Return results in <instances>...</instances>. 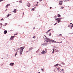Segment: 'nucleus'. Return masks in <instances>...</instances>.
Returning <instances> with one entry per match:
<instances>
[{
    "label": "nucleus",
    "instance_id": "15",
    "mask_svg": "<svg viewBox=\"0 0 73 73\" xmlns=\"http://www.w3.org/2000/svg\"><path fill=\"white\" fill-rule=\"evenodd\" d=\"M17 52H18V51L17 50V52L15 54V56L16 57V55H17Z\"/></svg>",
    "mask_w": 73,
    "mask_h": 73
},
{
    "label": "nucleus",
    "instance_id": "41",
    "mask_svg": "<svg viewBox=\"0 0 73 73\" xmlns=\"http://www.w3.org/2000/svg\"><path fill=\"white\" fill-rule=\"evenodd\" d=\"M8 5L9 6H10V4H9Z\"/></svg>",
    "mask_w": 73,
    "mask_h": 73
},
{
    "label": "nucleus",
    "instance_id": "3",
    "mask_svg": "<svg viewBox=\"0 0 73 73\" xmlns=\"http://www.w3.org/2000/svg\"><path fill=\"white\" fill-rule=\"evenodd\" d=\"M27 6H28V7H30L31 6V3H28Z\"/></svg>",
    "mask_w": 73,
    "mask_h": 73
},
{
    "label": "nucleus",
    "instance_id": "32",
    "mask_svg": "<svg viewBox=\"0 0 73 73\" xmlns=\"http://www.w3.org/2000/svg\"><path fill=\"white\" fill-rule=\"evenodd\" d=\"M16 35H17V33L14 34V36H16Z\"/></svg>",
    "mask_w": 73,
    "mask_h": 73
},
{
    "label": "nucleus",
    "instance_id": "14",
    "mask_svg": "<svg viewBox=\"0 0 73 73\" xmlns=\"http://www.w3.org/2000/svg\"><path fill=\"white\" fill-rule=\"evenodd\" d=\"M33 47H31V48H30L29 49V50H32V49H33Z\"/></svg>",
    "mask_w": 73,
    "mask_h": 73
},
{
    "label": "nucleus",
    "instance_id": "46",
    "mask_svg": "<svg viewBox=\"0 0 73 73\" xmlns=\"http://www.w3.org/2000/svg\"><path fill=\"white\" fill-rule=\"evenodd\" d=\"M50 9H51L52 8V7H50Z\"/></svg>",
    "mask_w": 73,
    "mask_h": 73
},
{
    "label": "nucleus",
    "instance_id": "49",
    "mask_svg": "<svg viewBox=\"0 0 73 73\" xmlns=\"http://www.w3.org/2000/svg\"><path fill=\"white\" fill-rule=\"evenodd\" d=\"M68 27H70V25H68Z\"/></svg>",
    "mask_w": 73,
    "mask_h": 73
},
{
    "label": "nucleus",
    "instance_id": "21",
    "mask_svg": "<svg viewBox=\"0 0 73 73\" xmlns=\"http://www.w3.org/2000/svg\"><path fill=\"white\" fill-rule=\"evenodd\" d=\"M51 30H52L51 29H50L49 30H48L47 32H49V31H51Z\"/></svg>",
    "mask_w": 73,
    "mask_h": 73
},
{
    "label": "nucleus",
    "instance_id": "13",
    "mask_svg": "<svg viewBox=\"0 0 73 73\" xmlns=\"http://www.w3.org/2000/svg\"><path fill=\"white\" fill-rule=\"evenodd\" d=\"M56 42H54V43H62V41L60 42H57L56 41Z\"/></svg>",
    "mask_w": 73,
    "mask_h": 73
},
{
    "label": "nucleus",
    "instance_id": "24",
    "mask_svg": "<svg viewBox=\"0 0 73 73\" xmlns=\"http://www.w3.org/2000/svg\"><path fill=\"white\" fill-rule=\"evenodd\" d=\"M22 1H19V3H22Z\"/></svg>",
    "mask_w": 73,
    "mask_h": 73
},
{
    "label": "nucleus",
    "instance_id": "50",
    "mask_svg": "<svg viewBox=\"0 0 73 73\" xmlns=\"http://www.w3.org/2000/svg\"><path fill=\"white\" fill-rule=\"evenodd\" d=\"M70 24H72V25H73V24H72V23H70Z\"/></svg>",
    "mask_w": 73,
    "mask_h": 73
},
{
    "label": "nucleus",
    "instance_id": "11",
    "mask_svg": "<svg viewBox=\"0 0 73 73\" xmlns=\"http://www.w3.org/2000/svg\"><path fill=\"white\" fill-rule=\"evenodd\" d=\"M55 20H57L58 21V20H60V19L59 18H58L57 19H54Z\"/></svg>",
    "mask_w": 73,
    "mask_h": 73
},
{
    "label": "nucleus",
    "instance_id": "23",
    "mask_svg": "<svg viewBox=\"0 0 73 73\" xmlns=\"http://www.w3.org/2000/svg\"><path fill=\"white\" fill-rule=\"evenodd\" d=\"M8 5L7 4L6 6V7L7 8V7H8Z\"/></svg>",
    "mask_w": 73,
    "mask_h": 73
},
{
    "label": "nucleus",
    "instance_id": "18",
    "mask_svg": "<svg viewBox=\"0 0 73 73\" xmlns=\"http://www.w3.org/2000/svg\"><path fill=\"white\" fill-rule=\"evenodd\" d=\"M33 40H31V44H33Z\"/></svg>",
    "mask_w": 73,
    "mask_h": 73
},
{
    "label": "nucleus",
    "instance_id": "29",
    "mask_svg": "<svg viewBox=\"0 0 73 73\" xmlns=\"http://www.w3.org/2000/svg\"><path fill=\"white\" fill-rule=\"evenodd\" d=\"M55 50L56 52H58V50H57V49H55Z\"/></svg>",
    "mask_w": 73,
    "mask_h": 73
},
{
    "label": "nucleus",
    "instance_id": "56",
    "mask_svg": "<svg viewBox=\"0 0 73 73\" xmlns=\"http://www.w3.org/2000/svg\"><path fill=\"white\" fill-rule=\"evenodd\" d=\"M6 10H7V9H6Z\"/></svg>",
    "mask_w": 73,
    "mask_h": 73
},
{
    "label": "nucleus",
    "instance_id": "28",
    "mask_svg": "<svg viewBox=\"0 0 73 73\" xmlns=\"http://www.w3.org/2000/svg\"><path fill=\"white\" fill-rule=\"evenodd\" d=\"M33 38H36V36H34L33 37Z\"/></svg>",
    "mask_w": 73,
    "mask_h": 73
},
{
    "label": "nucleus",
    "instance_id": "7",
    "mask_svg": "<svg viewBox=\"0 0 73 73\" xmlns=\"http://www.w3.org/2000/svg\"><path fill=\"white\" fill-rule=\"evenodd\" d=\"M14 37H15V36H11L10 38L11 40H12L13 39Z\"/></svg>",
    "mask_w": 73,
    "mask_h": 73
},
{
    "label": "nucleus",
    "instance_id": "30",
    "mask_svg": "<svg viewBox=\"0 0 73 73\" xmlns=\"http://www.w3.org/2000/svg\"><path fill=\"white\" fill-rule=\"evenodd\" d=\"M41 70L42 71H43V72H44V68H43Z\"/></svg>",
    "mask_w": 73,
    "mask_h": 73
},
{
    "label": "nucleus",
    "instance_id": "52",
    "mask_svg": "<svg viewBox=\"0 0 73 73\" xmlns=\"http://www.w3.org/2000/svg\"><path fill=\"white\" fill-rule=\"evenodd\" d=\"M37 3H38V2H37Z\"/></svg>",
    "mask_w": 73,
    "mask_h": 73
},
{
    "label": "nucleus",
    "instance_id": "47",
    "mask_svg": "<svg viewBox=\"0 0 73 73\" xmlns=\"http://www.w3.org/2000/svg\"><path fill=\"white\" fill-rule=\"evenodd\" d=\"M10 31H11V32H12V31H13V30H10Z\"/></svg>",
    "mask_w": 73,
    "mask_h": 73
},
{
    "label": "nucleus",
    "instance_id": "19",
    "mask_svg": "<svg viewBox=\"0 0 73 73\" xmlns=\"http://www.w3.org/2000/svg\"><path fill=\"white\" fill-rule=\"evenodd\" d=\"M58 65H59L58 64H56V65H54V66H58Z\"/></svg>",
    "mask_w": 73,
    "mask_h": 73
},
{
    "label": "nucleus",
    "instance_id": "45",
    "mask_svg": "<svg viewBox=\"0 0 73 73\" xmlns=\"http://www.w3.org/2000/svg\"><path fill=\"white\" fill-rule=\"evenodd\" d=\"M62 71H64V69H62Z\"/></svg>",
    "mask_w": 73,
    "mask_h": 73
},
{
    "label": "nucleus",
    "instance_id": "36",
    "mask_svg": "<svg viewBox=\"0 0 73 73\" xmlns=\"http://www.w3.org/2000/svg\"><path fill=\"white\" fill-rule=\"evenodd\" d=\"M47 44H46V43H44V45H47Z\"/></svg>",
    "mask_w": 73,
    "mask_h": 73
},
{
    "label": "nucleus",
    "instance_id": "48",
    "mask_svg": "<svg viewBox=\"0 0 73 73\" xmlns=\"http://www.w3.org/2000/svg\"><path fill=\"white\" fill-rule=\"evenodd\" d=\"M59 20H61V18H59Z\"/></svg>",
    "mask_w": 73,
    "mask_h": 73
},
{
    "label": "nucleus",
    "instance_id": "35",
    "mask_svg": "<svg viewBox=\"0 0 73 73\" xmlns=\"http://www.w3.org/2000/svg\"><path fill=\"white\" fill-rule=\"evenodd\" d=\"M73 25H72L71 26V28H73Z\"/></svg>",
    "mask_w": 73,
    "mask_h": 73
},
{
    "label": "nucleus",
    "instance_id": "27",
    "mask_svg": "<svg viewBox=\"0 0 73 73\" xmlns=\"http://www.w3.org/2000/svg\"><path fill=\"white\" fill-rule=\"evenodd\" d=\"M49 34L50 36H51V33H49Z\"/></svg>",
    "mask_w": 73,
    "mask_h": 73
},
{
    "label": "nucleus",
    "instance_id": "43",
    "mask_svg": "<svg viewBox=\"0 0 73 73\" xmlns=\"http://www.w3.org/2000/svg\"><path fill=\"white\" fill-rule=\"evenodd\" d=\"M33 29H35V27H34Z\"/></svg>",
    "mask_w": 73,
    "mask_h": 73
},
{
    "label": "nucleus",
    "instance_id": "37",
    "mask_svg": "<svg viewBox=\"0 0 73 73\" xmlns=\"http://www.w3.org/2000/svg\"><path fill=\"white\" fill-rule=\"evenodd\" d=\"M3 1V0H0V2L1 1Z\"/></svg>",
    "mask_w": 73,
    "mask_h": 73
},
{
    "label": "nucleus",
    "instance_id": "31",
    "mask_svg": "<svg viewBox=\"0 0 73 73\" xmlns=\"http://www.w3.org/2000/svg\"><path fill=\"white\" fill-rule=\"evenodd\" d=\"M32 10H33V11H34V10H35V8H33V9H32Z\"/></svg>",
    "mask_w": 73,
    "mask_h": 73
},
{
    "label": "nucleus",
    "instance_id": "9",
    "mask_svg": "<svg viewBox=\"0 0 73 73\" xmlns=\"http://www.w3.org/2000/svg\"><path fill=\"white\" fill-rule=\"evenodd\" d=\"M4 34H6V33H7V31L6 30H5V31H4Z\"/></svg>",
    "mask_w": 73,
    "mask_h": 73
},
{
    "label": "nucleus",
    "instance_id": "40",
    "mask_svg": "<svg viewBox=\"0 0 73 73\" xmlns=\"http://www.w3.org/2000/svg\"><path fill=\"white\" fill-rule=\"evenodd\" d=\"M61 8H62V9H63V8H64V7H62Z\"/></svg>",
    "mask_w": 73,
    "mask_h": 73
},
{
    "label": "nucleus",
    "instance_id": "20",
    "mask_svg": "<svg viewBox=\"0 0 73 73\" xmlns=\"http://www.w3.org/2000/svg\"><path fill=\"white\" fill-rule=\"evenodd\" d=\"M60 19H59L58 21V23H60Z\"/></svg>",
    "mask_w": 73,
    "mask_h": 73
},
{
    "label": "nucleus",
    "instance_id": "26",
    "mask_svg": "<svg viewBox=\"0 0 73 73\" xmlns=\"http://www.w3.org/2000/svg\"><path fill=\"white\" fill-rule=\"evenodd\" d=\"M57 24V23H56L54 25H56V24Z\"/></svg>",
    "mask_w": 73,
    "mask_h": 73
},
{
    "label": "nucleus",
    "instance_id": "38",
    "mask_svg": "<svg viewBox=\"0 0 73 73\" xmlns=\"http://www.w3.org/2000/svg\"><path fill=\"white\" fill-rule=\"evenodd\" d=\"M42 0H39V1H40V2H41V1H42Z\"/></svg>",
    "mask_w": 73,
    "mask_h": 73
},
{
    "label": "nucleus",
    "instance_id": "34",
    "mask_svg": "<svg viewBox=\"0 0 73 73\" xmlns=\"http://www.w3.org/2000/svg\"><path fill=\"white\" fill-rule=\"evenodd\" d=\"M21 49V48H18L17 50H19V49Z\"/></svg>",
    "mask_w": 73,
    "mask_h": 73
},
{
    "label": "nucleus",
    "instance_id": "8",
    "mask_svg": "<svg viewBox=\"0 0 73 73\" xmlns=\"http://www.w3.org/2000/svg\"><path fill=\"white\" fill-rule=\"evenodd\" d=\"M57 16L58 17H61V15L60 14H58Z\"/></svg>",
    "mask_w": 73,
    "mask_h": 73
},
{
    "label": "nucleus",
    "instance_id": "17",
    "mask_svg": "<svg viewBox=\"0 0 73 73\" xmlns=\"http://www.w3.org/2000/svg\"><path fill=\"white\" fill-rule=\"evenodd\" d=\"M14 12L16 13V9H14V10L13 11Z\"/></svg>",
    "mask_w": 73,
    "mask_h": 73
},
{
    "label": "nucleus",
    "instance_id": "53",
    "mask_svg": "<svg viewBox=\"0 0 73 73\" xmlns=\"http://www.w3.org/2000/svg\"><path fill=\"white\" fill-rule=\"evenodd\" d=\"M32 56L31 57V58H32Z\"/></svg>",
    "mask_w": 73,
    "mask_h": 73
},
{
    "label": "nucleus",
    "instance_id": "1",
    "mask_svg": "<svg viewBox=\"0 0 73 73\" xmlns=\"http://www.w3.org/2000/svg\"><path fill=\"white\" fill-rule=\"evenodd\" d=\"M46 39L47 40H48V41H46V42H50V41H52V42H56L55 41L51 39H49V38H47Z\"/></svg>",
    "mask_w": 73,
    "mask_h": 73
},
{
    "label": "nucleus",
    "instance_id": "10",
    "mask_svg": "<svg viewBox=\"0 0 73 73\" xmlns=\"http://www.w3.org/2000/svg\"><path fill=\"white\" fill-rule=\"evenodd\" d=\"M57 69L58 70H61V69L60 68V67H59L58 68H57Z\"/></svg>",
    "mask_w": 73,
    "mask_h": 73
},
{
    "label": "nucleus",
    "instance_id": "16",
    "mask_svg": "<svg viewBox=\"0 0 73 73\" xmlns=\"http://www.w3.org/2000/svg\"><path fill=\"white\" fill-rule=\"evenodd\" d=\"M54 48L53 49V52H52V53H54Z\"/></svg>",
    "mask_w": 73,
    "mask_h": 73
},
{
    "label": "nucleus",
    "instance_id": "39",
    "mask_svg": "<svg viewBox=\"0 0 73 73\" xmlns=\"http://www.w3.org/2000/svg\"><path fill=\"white\" fill-rule=\"evenodd\" d=\"M46 33L47 34V33H48V32L47 31V32H46Z\"/></svg>",
    "mask_w": 73,
    "mask_h": 73
},
{
    "label": "nucleus",
    "instance_id": "55",
    "mask_svg": "<svg viewBox=\"0 0 73 73\" xmlns=\"http://www.w3.org/2000/svg\"><path fill=\"white\" fill-rule=\"evenodd\" d=\"M68 1H69V0H68Z\"/></svg>",
    "mask_w": 73,
    "mask_h": 73
},
{
    "label": "nucleus",
    "instance_id": "5",
    "mask_svg": "<svg viewBox=\"0 0 73 73\" xmlns=\"http://www.w3.org/2000/svg\"><path fill=\"white\" fill-rule=\"evenodd\" d=\"M62 1H60L59 3V5H62Z\"/></svg>",
    "mask_w": 73,
    "mask_h": 73
},
{
    "label": "nucleus",
    "instance_id": "2",
    "mask_svg": "<svg viewBox=\"0 0 73 73\" xmlns=\"http://www.w3.org/2000/svg\"><path fill=\"white\" fill-rule=\"evenodd\" d=\"M21 52H23V50L24 49V47H22L21 48Z\"/></svg>",
    "mask_w": 73,
    "mask_h": 73
},
{
    "label": "nucleus",
    "instance_id": "12",
    "mask_svg": "<svg viewBox=\"0 0 73 73\" xmlns=\"http://www.w3.org/2000/svg\"><path fill=\"white\" fill-rule=\"evenodd\" d=\"M57 68H56V69H55L54 70V72H57Z\"/></svg>",
    "mask_w": 73,
    "mask_h": 73
},
{
    "label": "nucleus",
    "instance_id": "6",
    "mask_svg": "<svg viewBox=\"0 0 73 73\" xmlns=\"http://www.w3.org/2000/svg\"><path fill=\"white\" fill-rule=\"evenodd\" d=\"M45 53H46L45 51H44V50H43V51L41 52V54H45Z\"/></svg>",
    "mask_w": 73,
    "mask_h": 73
},
{
    "label": "nucleus",
    "instance_id": "42",
    "mask_svg": "<svg viewBox=\"0 0 73 73\" xmlns=\"http://www.w3.org/2000/svg\"><path fill=\"white\" fill-rule=\"evenodd\" d=\"M1 20H3V18H2V19H1Z\"/></svg>",
    "mask_w": 73,
    "mask_h": 73
},
{
    "label": "nucleus",
    "instance_id": "25",
    "mask_svg": "<svg viewBox=\"0 0 73 73\" xmlns=\"http://www.w3.org/2000/svg\"><path fill=\"white\" fill-rule=\"evenodd\" d=\"M62 36V35H61V34H60L59 35V36Z\"/></svg>",
    "mask_w": 73,
    "mask_h": 73
},
{
    "label": "nucleus",
    "instance_id": "44",
    "mask_svg": "<svg viewBox=\"0 0 73 73\" xmlns=\"http://www.w3.org/2000/svg\"><path fill=\"white\" fill-rule=\"evenodd\" d=\"M45 50H46V52H47V49H46Z\"/></svg>",
    "mask_w": 73,
    "mask_h": 73
},
{
    "label": "nucleus",
    "instance_id": "22",
    "mask_svg": "<svg viewBox=\"0 0 73 73\" xmlns=\"http://www.w3.org/2000/svg\"><path fill=\"white\" fill-rule=\"evenodd\" d=\"M20 53V55L21 56V54H22V52L21 51Z\"/></svg>",
    "mask_w": 73,
    "mask_h": 73
},
{
    "label": "nucleus",
    "instance_id": "51",
    "mask_svg": "<svg viewBox=\"0 0 73 73\" xmlns=\"http://www.w3.org/2000/svg\"><path fill=\"white\" fill-rule=\"evenodd\" d=\"M38 73H40V72H38Z\"/></svg>",
    "mask_w": 73,
    "mask_h": 73
},
{
    "label": "nucleus",
    "instance_id": "54",
    "mask_svg": "<svg viewBox=\"0 0 73 73\" xmlns=\"http://www.w3.org/2000/svg\"><path fill=\"white\" fill-rule=\"evenodd\" d=\"M29 52V51H27V52Z\"/></svg>",
    "mask_w": 73,
    "mask_h": 73
},
{
    "label": "nucleus",
    "instance_id": "4",
    "mask_svg": "<svg viewBox=\"0 0 73 73\" xmlns=\"http://www.w3.org/2000/svg\"><path fill=\"white\" fill-rule=\"evenodd\" d=\"M13 65H14V63H11L9 65L10 66H13Z\"/></svg>",
    "mask_w": 73,
    "mask_h": 73
},
{
    "label": "nucleus",
    "instance_id": "33",
    "mask_svg": "<svg viewBox=\"0 0 73 73\" xmlns=\"http://www.w3.org/2000/svg\"><path fill=\"white\" fill-rule=\"evenodd\" d=\"M9 14H8L7 16V17H9Z\"/></svg>",
    "mask_w": 73,
    "mask_h": 73
}]
</instances>
